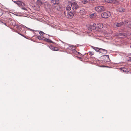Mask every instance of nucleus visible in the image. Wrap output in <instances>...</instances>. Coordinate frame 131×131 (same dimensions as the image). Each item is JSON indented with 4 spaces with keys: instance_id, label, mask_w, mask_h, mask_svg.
<instances>
[{
    "instance_id": "f03ea898",
    "label": "nucleus",
    "mask_w": 131,
    "mask_h": 131,
    "mask_svg": "<svg viewBox=\"0 0 131 131\" xmlns=\"http://www.w3.org/2000/svg\"><path fill=\"white\" fill-rule=\"evenodd\" d=\"M93 26L96 28L101 29L103 27V25L101 23H96L93 24Z\"/></svg>"
},
{
    "instance_id": "4468645a",
    "label": "nucleus",
    "mask_w": 131,
    "mask_h": 131,
    "mask_svg": "<svg viewBox=\"0 0 131 131\" xmlns=\"http://www.w3.org/2000/svg\"><path fill=\"white\" fill-rule=\"evenodd\" d=\"M66 9L67 10H70L71 9V6L70 5H68L66 7Z\"/></svg>"
},
{
    "instance_id": "dca6fc26",
    "label": "nucleus",
    "mask_w": 131,
    "mask_h": 131,
    "mask_svg": "<svg viewBox=\"0 0 131 131\" xmlns=\"http://www.w3.org/2000/svg\"><path fill=\"white\" fill-rule=\"evenodd\" d=\"M84 9H82L80 10V12L81 13H82L83 14H84L85 12H84Z\"/></svg>"
},
{
    "instance_id": "412c9836",
    "label": "nucleus",
    "mask_w": 131,
    "mask_h": 131,
    "mask_svg": "<svg viewBox=\"0 0 131 131\" xmlns=\"http://www.w3.org/2000/svg\"><path fill=\"white\" fill-rule=\"evenodd\" d=\"M3 14V11L2 9H0V16L2 15Z\"/></svg>"
},
{
    "instance_id": "9d476101",
    "label": "nucleus",
    "mask_w": 131,
    "mask_h": 131,
    "mask_svg": "<svg viewBox=\"0 0 131 131\" xmlns=\"http://www.w3.org/2000/svg\"><path fill=\"white\" fill-rule=\"evenodd\" d=\"M74 15L71 12H70L68 13V17L69 18H73Z\"/></svg>"
},
{
    "instance_id": "9b49d317",
    "label": "nucleus",
    "mask_w": 131,
    "mask_h": 131,
    "mask_svg": "<svg viewBox=\"0 0 131 131\" xmlns=\"http://www.w3.org/2000/svg\"><path fill=\"white\" fill-rule=\"evenodd\" d=\"M124 23L123 22L117 23L116 24V26L117 27H120L123 25Z\"/></svg>"
},
{
    "instance_id": "f3484780",
    "label": "nucleus",
    "mask_w": 131,
    "mask_h": 131,
    "mask_svg": "<svg viewBox=\"0 0 131 131\" xmlns=\"http://www.w3.org/2000/svg\"><path fill=\"white\" fill-rule=\"evenodd\" d=\"M89 54L90 55L92 56L94 54V53L93 51H90L89 52Z\"/></svg>"
},
{
    "instance_id": "2eb2a0df",
    "label": "nucleus",
    "mask_w": 131,
    "mask_h": 131,
    "mask_svg": "<svg viewBox=\"0 0 131 131\" xmlns=\"http://www.w3.org/2000/svg\"><path fill=\"white\" fill-rule=\"evenodd\" d=\"M45 38L44 37L40 36H38V38L39 40H44V39H45Z\"/></svg>"
},
{
    "instance_id": "f257e3e1",
    "label": "nucleus",
    "mask_w": 131,
    "mask_h": 131,
    "mask_svg": "<svg viewBox=\"0 0 131 131\" xmlns=\"http://www.w3.org/2000/svg\"><path fill=\"white\" fill-rule=\"evenodd\" d=\"M91 47L93 49L95 50L96 51L100 53L103 55L105 54L107 52V51L105 49L92 46ZM103 56H104V55H103Z\"/></svg>"
},
{
    "instance_id": "ddd939ff",
    "label": "nucleus",
    "mask_w": 131,
    "mask_h": 131,
    "mask_svg": "<svg viewBox=\"0 0 131 131\" xmlns=\"http://www.w3.org/2000/svg\"><path fill=\"white\" fill-rule=\"evenodd\" d=\"M44 40H45L47 42H48L51 43H53V42L52 41H51V40L50 39H49L45 38V39H44Z\"/></svg>"
},
{
    "instance_id": "c756f323",
    "label": "nucleus",
    "mask_w": 131,
    "mask_h": 131,
    "mask_svg": "<svg viewBox=\"0 0 131 131\" xmlns=\"http://www.w3.org/2000/svg\"><path fill=\"white\" fill-rule=\"evenodd\" d=\"M101 67H105V66H101Z\"/></svg>"
},
{
    "instance_id": "423d86ee",
    "label": "nucleus",
    "mask_w": 131,
    "mask_h": 131,
    "mask_svg": "<svg viewBox=\"0 0 131 131\" xmlns=\"http://www.w3.org/2000/svg\"><path fill=\"white\" fill-rule=\"evenodd\" d=\"M104 2L108 3H113L118 4V2L115 0H104Z\"/></svg>"
},
{
    "instance_id": "cd10ccee",
    "label": "nucleus",
    "mask_w": 131,
    "mask_h": 131,
    "mask_svg": "<svg viewBox=\"0 0 131 131\" xmlns=\"http://www.w3.org/2000/svg\"><path fill=\"white\" fill-rule=\"evenodd\" d=\"M1 22L3 23L4 25H6V24L5 23H3V22L2 21Z\"/></svg>"
},
{
    "instance_id": "c85d7f7f",
    "label": "nucleus",
    "mask_w": 131,
    "mask_h": 131,
    "mask_svg": "<svg viewBox=\"0 0 131 131\" xmlns=\"http://www.w3.org/2000/svg\"><path fill=\"white\" fill-rule=\"evenodd\" d=\"M129 55L131 56V54L129 53Z\"/></svg>"
},
{
    "instance_id": "20e7f679",
    "label": "nucleus",
    "mask_w": 131,
    "mask_h": 131,
    "mask_svg": "<svg viewBox=\"0 0 131 131\" xmlns=\"http://www.w3.org/2000/svg\"><path fill=\"white\" fill-rule=\"evenodd\" d=\"M111 15V13L109 12L103 13L101 14V17L104 18H106L109 17Z\"/></svg>"
},
{
    "instance_id": "bb28decb",
    "label": "nucleus",
    "mask_w": 131,
    "mask_h": 131,
    "mask_svg": "<svg viewBox=\"0 0 131 131\" xmlns=\"http://www.w3.org/2000/svg\"><path fill=\"white\" fill-rule=\"evenodd\" d=\"M22 9H23L24 10H26V9L25 8H22Z\"/></svg>"
},
{
    "instance_id": "2f4dec72",
    "label": "nucleus",
    "mask_w": 131,
    "mask_h": 131,
    "mask_svg": "<svg viewBox=\"0 0 131 131\" xmlns=\"http://www.w3.org/2000/svg\"><path fill=\"white\" fill-rule=\"evenodd\" d=\"M130 47H131V46H130Z\"/></svg>"
},
{
    "instance_id": "7c9ffc66",
    "label": "nucleus",
    "mask_w": 131,
    "mask_h": 131,
    "mask_svg": "<svg viewBox=\"0 0 131 131\" xmlns=\"http://www.w3.org/2000/svg\"><path fill=\"white\" fill-rule=\"evenodd\" d=\"M20 35H21V36H23V35H22L21 34H20Z\"/></svg>"
},
{
    "instance_id": "aec40b11",
    "label": "nucleus",
    "mask_w": 131,
    "mask_h": 131,
    "mask_svg": "<svg viewBox=\"0 0 131 131\" xmlns=\"http://www.w3.org/2000/svg\"><path fill=\"white\" fill-rule=\"evenodd\" d=\"M39 34L41 35V36H43L44 34V33L42 31H40L39 32Z\"/></svg>"
},
{
    "instance_id": "a878e982",
    "label": "nucleus",
    "mask_w": 131,
    "mask_h": 131,
    "mask_svg": "<svg viewBox=\"0 0 131 131\" xmlns=\"http://www.w3.org/2000/svg\"><path fill=\"white\" fill-rule=\"evenodd\" d=\"M122 70L123 71H124L125 70H126V69L125 68H123L122 69Z\"/></svg>"
},
{
    "instance_id": "b1692460",
    "label": "nucleus",
    "mask_w": 131,
    "mask_h": 131,
    "mask_svg": "<svg viewBox=\"0 0 131 131\" xmlns=\"http://www.w3.org/2000/svg\"><path fill=\"white\" fill-rule=\"evenodd\" d=\"M49 48H50V49H51V50H52L53 49V47L51 46H50L49 47Z\"/></svg>"
},
{
    "instance_id": "7ed1b4c3",
    "label": "nucleus",
    "mask_w": 131,
    "mask_h": 131,
    "mask_svg": "<svg viewBox=\"0 0 131 131\" xmlns=\"http://www.w3.org/2000/svg\"><path fill=\"white\" fill-rule=\"evenodd\" d=\"M96 11L98 12H101L105 10V8L103 6H97L95 8Z\"/></svg>"
},
{
    "instance_id": "6ab92c4d",
    "label": "nucleus",
    "mask_w": 131,
    "mask_h": 131,
    "mask_svg": "<svg viewBox=\"0 0 131 131\" xmlns=\"http://www.w3.org/2000/svg\"><path fill=\"white\" fill-rule=\"evenodd\" d=\"M82 2L84 4H86L88 3V1L87 0H85L84 1H82Z\"/></svg>"
},
{
    "instance_id": "a211bd4d",
    "label": "nucleus",
    "mask_w": 131,
    "mask_h": 131,
    "mask_svg": "<svg viewBox=\"0 0 131 131\" xmlns=\"http://www.w3.org/2000/svg\"><path fill=\"white\" fill-rule=\"evenodd\" d=\"M58 48L57 47H53V50H54V51H57L58 50Z\"/></svg>"
},
{
    "instance_id": "393cba45",
    "label": "nucleus",
    "mask_w": 131,
    "mask_h": 131,
    "mask_svg": "<svg viewBox=\"0 0 131 131\" xmlns=\"http://www.w3.org/2000/svg\"><path fill=\"white\" fill-rule=\"evenodd\" d=\"M122 35V34L119 33L118 35H117V36H121Z\"/></svg>"
},
{
    "instance_id": "4be33fe9",
    "label": "nucleus",
    "mask_w": 131,
    "mask_h": 131,
    "mask_svg": "<svg viewBox=\"0 0 131 131\" xmlns=\"http://www.w3.org/2000/svg\"><path fill=\"white\" fill-rule=\"evenodd\" d=\"M95 14H92L90 15V18H93L94 17V16L95 15Z\"/></svg>"
},
{
    "instance_id": "1a4fd4ad",
    "label": "nucleus",
    "mask_w": 131,
    "mask_h": 131,
    "mask_svg": "<svg viewBox=\"0 0 131 131\" xmlns=\"http://www.w3.org/2000/svg\"><path fill=\"white\" fill-rule=\"evenodd\" d=\"M117 10L120 12H124L125 11V9L122 7L117 8Z\"/></svg>"
},
{
    "instance_id": "6e6552de",
    "label": "nucleus",
    "mask_w": 131,
    "mask_h": 131,
    "mask_svg": "<svg viewBox=\"0 0 131 131\" xmlns=\"http://www.w3.org/2000/svg\"><path fill=\"white\" fill-rule=\"evenodd\" d=\"M51 2L54 5H57L59 3L58 0H52L51 1Z\"/></svg>"
},
{
    "instance_id": "0eeeda50",
    "label": "nucleus",
    "mask_w": 131,
    "mask_h": 131,
    "mask_svg": "<svg viewBox=\"0 0 131 131\" xmlns=\"http://www.w3.org/2000/svg\"><path fill=\"white\" fill-rule=\"evenodd\" d=\"M13 1L20 7L22 6L23 5H24V3L20 1Z\"/></svg>"
},
{
    "instance_id": "f8f14e48",
    "label": "nucleus",
    "mask_w": 131,
    "mask_h": 131,
    "mask_svg": "<svg viewBox=\"0 0 131 131\" xmlns=\"http://www.w3.org/2000/svg\"><path fill=\"white\" fill-rule=\"evenodd\" d=\"M125 25L128 26L129 27H131V22L128 21L126 22L125 24Z\"/></svg>"
},
{
    "instance_id": "5701e85b",
    "label": "nucleus",
    "mask_w": 131,
    "mask_h": 131,
    "mask_svg": "<svg viewBox=\"0 0 131 131\" xmlns=\"http://www.w3.org/2000/svg\"><path fill=\"white\" fill-rule=\"evenodd\" d=\"M37 3L40 5H41L42 4V2L40 1H38Z\"/></svg>"
},
{
    "instance_id": "39448f33",
    "label": "nucleus",
    "mask_w": 131,
    "mask_h": 131,
    "mask_svg": "<svg viewBox=\"0 0 131 131\" xmlns=\"http://www.w3.org/2000/svg\"><path fill=\"white\" fill-rule=\"evenodd\" d=\"M71 6L72 9L74 10L78 9L79 7L77 3L75 2H73L71 4Z\"/></svg>"
}]
</instances>
